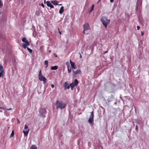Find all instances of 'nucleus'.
<instances>
[{
    "mask_svg": "<svg viewBox=\"0 0 149 149\" xmlns=\"http://www.w3.org/2000/svg\"><path fill=\"white\" fill-rule=\"evenodd\" d=\"M66 104L64 102L61 101L59 102L58 100H57L56 102V109L59 108L61 109H64L66 106Z\"/></svg>",
    "mask_w": 149,
    "mask_h": 149,
    "instance_id": "nucleus-1",
    "label": "nucleus"
},
{
    "mask_svg": "<svg viewBox=\"0 0 149 149\" xmlns=\"http://www.w3.org/2000/svg\"><path fill=\"white\" fill-rule=\"evenodd\" d=\"M101 21L102 22L105 28H107V25L109 23L110 21L109 19H108L106 17H102L101 18Z\"/></svg>",
    "mask_w": 149,
    "mask_h": 149,
    "instance_id": "nucleus-2",
    "label": "nucleus"
},
{
    "mask_svg": "<svg viewBox=\"0 0 149 149\" xmlns=\"http://www.w3.org/2000/svg\"><path fill=\"white\" fill-rule=\"evenodd\" d=\"M84 31L82 33L85 34H87L89 33L90 31V27L88 23H86L83 25Z\"/></svg>",
    "mask_w": 149,
    "mask_h": 149,
    "instance_id": "nucleus-3",
    "label": "nucleus"
},
{
    "mask_svg": "<svg viewBox=\"0 0 149 149\" xmlns=\"http://www.w3.org/2000/svg\"><path fill=\"white\" fill-rule=\"evenodd\" d=\"M38 79L40 81H43V84H45L47 81V79L45 77L43 76L42 74L41 71L40 70L39 72V74L38 75Z\"/></svg>",
    "mask_w": 149,
    "mask_h": 149,
    "instance_id": "nucleus-4",
    "label": "nucleus"
},
{
    "mask_svg": "<svg viewBox=\"0 0 149 149\" xmlns=\"http://www.w3.org/2000/svg\"><path fill=\"white\" fill-rule=\"evenodd\" d=\"M22 41L23 42H24L25 44H22V47L24 48H26V46H29L30 45L28 41L26 40V38L24 37L22 39Z\"/></svg>",
    "mask_w": 149,
    "mask_h": 149,
    "instance_id": "nucleus-5",
    "label": "nucleus"
},
{
    "mask_svg": "<svg viewBox=\"0 0 149 149\" xmlns=\"http://www.w3.org/2000/svg\"><path fill=\"white\" fill-rule=\"evenodd\" d=\"M29 129L28 127L26 125H25L24 128V130L23 131V132L24 133L25 136H26L28 134L29 132Z\"/></svg>",
    "mask_w": 149,
    "mask_h": 149,
    "instance_id": "nucleus-6",
    "label": "nucleus"
},
{
    "mask_svg": "<svg viewBox=\"0 0 149 149\" xmlns=\"http://www.w3.org/2000/svg\"><path fill=\"white\" fill-rule=\"evenodd\" d=\"M93 111L91 113V115L88 120V123H89L91 124H93Z\"/></svg>",
    "mask_w": 149,
    "mask_h": 149,
    "instance_id": "nucleus-7",
    "label": "nucleus"
},
{
    "mask_svg": "<svg viewBox=\"0 0 149 149\" xmlns=\"http://www.w3.org/2000/svg\"><path fill=\"white\" fill-rule=\"evenodd\" d=\"M78 84V81L77 79L74 80V82H72L70 84L72 90H73V87L77 86Z\"/></svg>",
    "mask_w": 149,
    "mask_h": 149,
    "instance_id": "nucleus-8",
    "label": "nucleus"
},
{
    "mask_svg": "<svg viewBox=\"0 0 149 149\" xmlns=\"http://www.w3.org/2000/svg\"><path fill=\"white\" fill-rule=\"evenodd\" d=\"M46 110L45 108H42L39 111V113L41 116H44L46 113Z\"/></svg>",
    "mask_w": 149,
    "mask_h": 149,
    "instance_id": "nucleus-9",
    "label": "nucleus"
},
{
    "mask_svg": "<svg viewBox=\"0 0 149 149\" xmlns=\"http://www.w3.org/2000/svg\"><path fill=\"white\" fill-rule=\"evenodd\" d=\"M64 87L65 90H66L67 89H68L70 88V86L67 82H65L64 85Z\"/></svg>",
    "mask_w": 149,
    "mask_h": 149,
    "instance_id": "nucleus-10",
    "label": "nucleus"
},
{
    "mask_svg": "<svg viewBox=\"0 0 149 149\" xmlns=\"http://www.w3.org/2000/svg\"><path fill=\"white\" fill-rule=\"evenodd\" d=\"M70 63L71 66L72 68V69H75L77 67L75 65V63L71 61V60L70 61Z\"/></svg>",
    "mask_w": 149,
    "mask_h": 149,
    "instance_id": "nucleus-11",
    "label": "nucleus"
},
{
    "mask_svg": "<svg viewBox=\"0 0 149 149\" xmlns=\"http://www.w3.org/2000/svg\"><path fill=\"white\" fill-rule=\"evenodd\" d=\"M72 72L73 73V75L74 76H76V75L78 74H80L81 73V70H77L76 71L74 72V71L73 70Z\"/></svg>",
    "mask_w": 149,
    "mask_h": 149,
    "instance_id": "nucleus-12",
    "label": "nucleus"
},
{
    "mask_svg": "<svg viewBox=\"0 0 149 149\" xmlns=\"http://www.w3.org/2000/svg\"><path fill=\"white\" fill-rule=\"evenodd\" d=\"M47 5V6L51 8H53L54 6L52 5L49 1H48L46 2Z\"/></svg>",
    "mask_w": 149,
    "mask_h": 149,
    "instance_id": "nucleus-13",
    "label": "nucleus"
},
{
    "mask_svg": "<svg viewBox=\"0 0 149 149\" xmlns=\"http://www.w3.org/2000/svg\"><path fill=\"white\" fill-rule=\"evenodd\" d=\"M64 11V7L63 6H62L61 7L59 11V13L60 14H62L63 13Z\"/></svg>",
    "mask_w": 149,
    "mask_h": 149,
    "instance_id": "nucleus-14",
    "label": "nucleus"
},
{
    "mask_svg": "<svg viewBox=\"0 0 149 149\" xmlns=\"http://www.w3.org/2000/svg\"><path fill=\"white\" fill-rule=\"evenodd\" d=\"M58 68V67L56 65H55L54 66H52L51 67V69L52 70H56Z\"/></svg>",
    "mask_w": 149,
    "mask_h": 149,
    "instance_id": "nucleus-15",
    "label": "nucleus"
},
{
    "mask_svg": "<svg viewBox=\"0 0 149 149\" xmlns=\"http://www.w3.org/2000/svg\"><path fill=\"white\" fill-rule=\"evenodd\" d=\"M51 3L54 5H58V2L56 1H51Z\"/></svg>",
    "mask_w": 149,
    "mask_h": 149,
    "instance_id": "nucleus-16",
    "label": "nucleus"
},
{
    "mask_svg": "<svg viewBox=\"0 0 149 149\" xmlns=\"http://www.w3.org/2000/svg\"><path fill=\"white\" fill-rule=\"evenodd\" d=\"M30 149H37V147L34 145H32Z\"/></svg>",
    "mask_w": 149,
    "mask_h": 149,
    "instance_id": "nucleus-17",
    "label": "nucleus"
},
{
    "mask_svg": "<svg viewBox=\"0 0 149 149\" xmlns=\"http://www.w3.org/2000/svg\"><path fill=\"white\" fill-rule=\"evenodd\" d=\"M0 70L1 71V72H4V70H3V66L1 64H0Z\"/></svg>",
    "mask_w": 149,
    "mask_h": 149,
    "instance_id": "nucleus-18",
    "label": "nucleus"
},
{
    "mask_svg": "<svg viewBox=\"0 0 149 149\" xmlns=\"http://www.w3.org/2000/svg\"><path fill=\"white\" fill-rule=\"evenodd\" d=\"M44 62H45V65H46V66H45V68H47V67H48V62L46 60V61H45Z\"/></svg>",
    "mask_w": 149,
    "mask_h": 149,
    "instance_id": "nucleus-19",
    "label": "nucleus"
},
{
    "mask_svg": "<svg viewBox=\"0 0 149 149\" xmlns=\"http://www.w3.org/2000/svg\"><path fill=\"white\" fill-rule=\"evenodd\" d=\"M26 48L28 50L29 52L30 53H32V50L31 49H30L29 48L27 47V46H26Z\"/></svg>",
    "mask_w": 149,
    "mask_h": 149,
    "instance_id": "nucleus-20",
    "label": "nucleus"
},
{
    "mask_svg": "<svg viewBox=\"0 0 149 149\" xmlns=\"http://www.w3.org/2000/svg\"><path fill=\"white\" fill-rule=\"evenodd\" d=\"M40 10H37L36 12V14L37 15H40Z\"/></svg>",
    "mask_w": 149,
    "mask_h": 149,
    "instance_id": "nucleus-21",
    "label": "nucleus"
},
{
    "mask_svg": "<svg viewBox=\"0 0 149 149\" xmlns=\"http://www.w3.org/2000/svg\"><path fill=\"white\" fill-rule=\"evenodd\" d=\"M94 7V5H93L91 6V8L90 10V12H92L93 11V9Z\"/></svg>",
    "mask_w": 149,
    "mask_h": 149,
    "instance_id": "nucleus-22",
    "label": "nucleus"
},
{
    "mask_svg": "<svg viewBox=\"0 0 149 149\" xmlns=\"http://www.w3.org/2000/svg\"><path fill=\"white\" fill-rule=\"evenodd\" d=\"M14 135V131L13 130L12 131V132L11 133V135H10V137H11L13 136Z\"/></svg>",
    "mask_w": 149,
    "mask_h": 149,
    "instance_id": "nucleus-23",
    "label": "nucleus"
},
{
    "mask_svg": "<svg viewBox=\"0 0 149 149\" xmlns=\"http://www.w3.org/2000/svg\"><path fill=\"white\" fill-rule=\"evenodd\" d=\"M5 115L6 116H8L9 115V114H8V112L7 111H5L4 112Z\"/></svg>",
    "mask_w": 149,
    "mask_h": 149,
    "instance_id": "nucleus-24",
    "label": "nucleus"
},
{
    "mask_svg": "<svg viewBox=\"0 0 149 149\" xmlns=\"http://www.w3.org/2000/svg\"><path fill=\"white\" fill-rule=\"evenodd\" d=\"M3 72H0V77H3Z\"/></svg>",
    "mask_w": 149,
    "mask_h": 149,
    "instance_id": "nucleus-25",
    "label": "nucleus"
},
{
    "mask_svg": "<svg viewBox=\"0 0 149 149\" xmlns=\"http://www.w3.org/2000/svg\"><path fill=\"white\" fill-rule=\"evenodd\" d=\"M3 6V3H2L1 0H0V8H1Z\"/></svg>",
    "mask_w": 149,
    "mask_h": 149,
    "instance_id": "nucleus-26",
    "label": "nucleus"
},
{
    "mask_svg": "<svg viewBox=\"0 0 149 149\" xmlns=\"http://www.w3.org/2000/svg\"><path fill=\"white\" fill-rule=\"evenodd\" d=\"M68 73H70V72H71V69H70V70H69L68 67Z\"/></svg>",
    "mask_w": 149,
    "mask_h": 149,
    "instance_id": "nucleus-27",
    "label": "nucleus"
},
{
    "mask_svg": "<svg viewBox=\"0 0 149 149\" xmlns=\"http://www.w3.org/2000/svg\"><path fill=\"white\" fill-rule=\"evenodd\" d=\"M12 110V109L11 108L8 109H6V110H7V111H10V110Z\"/></svg>",
    "mask_w": 149,
    "mask_h": 149,
    "instance_id": "nucleus-28",
    "label": "nucleus"
},
{
    "mask_svg": "<svg viewBox=\"0 0 149 149\" xmlns=\"http://www.w3.org/2000/svg\"><path fill=\"white\" fill-rule=\"evenodd\" d=\"M137 30H138L140 29V27L139 26H137Z\"/></svg>",
    "mask_w": 149,
    "mask_h": 149,
    "instance_id": "nucleus-29",
    "label": "nucleus"
},
{
    "mask_svg": "<svg viewBox=\"0 0 149 149\" xmlns=\"http://www.w3.org/2000/svg\"><path fill=\"white\" fill-rule=\"evenodd\" d=\"M141 36H143V34H144V33L143 32L141 31Z\"/></svg>",
    "mask_w": 149,
    "mask_h": 149,
    "instance_id": "nucleus-30",
    "label": "nucleus"
},
{
    "mask_svg": "<svg viewBox=\"0 0 149 149\" xmlns=\"http://www.w3.org/2000/svg\"><path fill=\"white\" fill-rule=\"evenodd\" d=\"M51 87L53 88L54 87V84L51 85Z\"/></svg>",
    "mask_w": 149,
    "mask_h": 149,
    "instance_id": "nucleus-31",
    "label": "nucleus"
},
{
    "mask_svg": "<svg viewBox=\"0 0 149 149\" xmlns=\"http://www.w3.org/2000/svg\"><path fill=\"white\" fill-rule=\"evenodd\" d=\"M41 6L43 7V8H44L45 7V6H44V5L42 3L41 4Z\"/></svg>",
    "mask_w": 149,
    "mask_h": 149,
    "instance_id": "nucleus-32",
    "label": "nucleus"
},
{
    "mask_svg": "<svg viewBox=\"0 0 149 149\" xmlns=\"http://www.w3.org/2000/svg\"><path fill=\"white\" fill-rule=\"evenodd\" d=\"M0 109H4V110H6V109L3 108V107H0Z\"/></svg>",
    "mask_w": 149,
    "mask_h": 149,
    "instance_id": "nucleus-33",
    "label": "nucleus"
},
{
    "mask_svg": "<svg viewBox=\"0 0 149 149\" xmlns=\"http://www.w3.org/2000/svg\"><path fill=\"white\" fill-rule=\"evenodd\" d=\"M108 52V51H105L103 53V54H106Z\"/></svg>",
    "mask_w": 149,
    "mask_h": 149,
    "instance_id": "nucleus-34",
    "label": "nucleus"
},
{
    "mask_svg": "<svg viewBox=\"0 0 149 149\" xmlns=\"http://www.w3.org/2000/svg\"><path fill=\"white\" fill-rule=\"evenodd\" d=\"M54 56H55V57H57V55H56V54H54Z\"/></svg>",
    "mask_w": 149,
    "mask_h": 149,
    "instance_id": "nucleus-35",
    "label": "nucleus"
},
{
    "mask_svg": "<svg viewBox=\"0 0 149 149\" xmlns=\"http://www.w3.org/2000/svg\"><path fill=\"white\" fill-rule=\"evenodd\" d=\"M110 1L111 3H112L113 1V0H110Z\"/></svg>",
    "mask_w": 149,
    "mask_h": 149,
    "instance_id": "nucleus-36",
    "label": "nucleus"
},
{
    "mask_svg": "<svg viewBox=\"0 0 149 149\" xmlns=\"http://www.w3.org/2000/svg\"><path fill=\"white\" fill-rule=\"evenodd\" d=\"M17 120H18L17 123H20V121L18 120V119H17Z\"/></svg>",
    "mask_w": 149,
    "mask_h": 149,
    "instance_id": "nucleus-37",
    "label": "nucleus"
},
{
    "mask_svg": "<svg viewBox=\"0 0 149 149\" xmlns=\"http://www.w3.org/2000/svg\"><path fill=\"white\" fill-rule=\"evenodd\" d=\"M59 33H60V35H61V32L60 31H59Z\"/></svg>",
    "mask_w": 149,
    "mask_h": 149,
    "instance_id": "nucleus-38",
    "label": "nucleus"
},
{
    "mask_svg": "<svg viewBox=\"0 0 149 149\" xmlns=\"http://www.w3.org/2000/svg\"><path fill=\"white\" fill-rule=\"evenodd\" d=\"M136 130H137L138 129V127H137V126H136Z\"/></svg>",
    "mask_w": 149,
    "mask_h": 149,
    "instance_id": "nucleus-39",
    "label": "nucleus"
},
{
    "mask_svg": "<svg viewBox=\"0 0 149 149\" xmlns=\"http://www.w3.org/2000/svg\"><path fill=\"white\" fill-rule=\"evenodd\" d=\"M46 3V0H44V3Z\"/></svg>",
    "mask_w": 149,
    "mask_h": 149,
    "instance_id": "nucleus-40",
    "label": "nucleus"
},
{
    "mask_svg": "<svg viewBox=\"0 0 149 149\" xmlns=\"http://www.w3.org/2000/svg\"><path fill=\"white\" fill-rule=\"evenodd\" d=\"M59 5V6H61L62 5V4H58V5Z\"/></svg>",
    "mask_w": 149,
    "mask_h": 149,
    "instance_id": "nucleus-41",
    "label": "nucleus"
},
{
    "mask_svg": "<svg viewBox=\"0 0 149 149\" xmlns=\"http://www.w3.org/2000/svg\"><path fill=\"white\" fill-rule=\"evenodd\" d=\"M80 58H82L81 55V54L80 55Z\"/></svg>",
    "mask_w": 149,
    "mask_h": 149,
    "instance_id": "nucleus-42",
    "label": "nucleus"
},
{
    "mask_svg": "<svg viewBox=\"0 0 149 149\" xmlns=\"http://www.w3.org/2000/svg\"><path fill=\"white\" fill-rule=\"evenodd\" d=\"M117 45H118V44H117ZM118 47V46H117V47Z\"/></svg>",
    "mask_w": 149,
    "mask_h": 149,
    "instance_id": "nucleus-43",
    "label": "nucleus"
}]
</instances>
